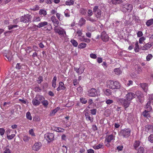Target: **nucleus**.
Segmentation results:
<instances>
[{
    "mask_svg": "<svg viewBox=\"0 0 153 153\" xmlns=\"http://www.w3.org/2000/svg\"><path fill=\"white\" fill-rule=\"evenodd\" d=\"M55 130L56 131L60 132H63L65 131L64 129L59 127H56Z\"/></svg>",
    "mask_w": 153,
    "mask_h": 153,
    "instance_id": "obj_36",
    "label": "nucleus"
},
{
    "mask_svg": "<svg viewBox=\"0 0 153 153\" xmlns=\"http://www.w3.org/2000/svg\"><path fill=\"white\" fill-rule=\"evenodd\" d=\"M111 2L114 4H119L123 2L122 0H111Z\"/></svg>",
    "mask_w": 153,
    "mask_h": 153,
    "instance_id": "obj_22",
    "label": "nucleus"
},
{
    "mask_svg": "<svg viewBox=\"0 0 153 153\" xmlns=\"http://www.w3.org/2000/svg\"><path fill=\"white\" fill-rule=\"evenodd\" d=\"M5 132V130L3 128H0V135L2 136L4 135Z\"/></svg>",
    "mask_w": 153,
    "mask_h": 153,
    "instance_id": "obj_55",
    "label": "nucleus"
},
{
    "mask_svg": "<svg viewBox=\"0 0 153 153\" xmlns=\"http://www.w3.org/2000/svg\"><path fill=\"white\" fill-rule=\"evenodd\" d=\"M137 150V153H144V148L140 146Z\"/></svg>",
    "mask_w": 153,
    "mask_h": 153,
    "instance_id": "obj_30",
    "label": "nucleus"
},
{
    "mask_svg": "<svg viewBox=\"0 0 153 153\" xmlns=\"http://www.w3.org/2000/svg\"><path fill=\"white\" fill-rule=\"evenodd\" d=\"M93 147L95 149H103L104 146L102 143H100L98 145H94Z\"/></svg>",
    "mask_w": 153,
    "mask_h": 153,
    "instance_id": "obj_19",
    "label": "nucleus"
},
{
    "mask_svg": "<svg viewBox=\"0 0 153 153\" xmlns=\"http://www.w3.org/2000/svg\"><path fill=\"white\" fill-rule=\"evenodd\" d=\"M86 28L89 31L92 32L94 31L95 28L90 25H88L87 26Z\"/></svg>",
    "mask_w": 153,
    "mask_h": 153,
    "instance_id": "obj_26",
    "label": "nucleus"
},
{
    "mask_svg": "<svg viewBox=\"0 0 153 153\" xmlns=\"http://www.w3.org/2000/svg\"><path fill=\"white\" fill-rule=\"evenodd\" d=\"M80 100L81 102L83 104H86L87 102V100L83 98H81Z\"/></svg>",
    "mask_w": 153,
    "mask_h": 153,
    "instance_id": "obj_51",
    "label": "nucleus"
},
{
    "mask_svg": "<svg viewBox=\"0 0 153 153\" xmlns=\"http://www.w3.org/2000/svg\"><path fill=\"white\" fill-rule=\"evenodd\" d=\"M57 78L56 76H54L52 81V86L54 88H55L56 86V81Z\"/></svg>",
    "mask_w": 153,
    "mask_h": 153,
    "instance_id": "obj_27",
    "label": "nucleus"
},
{
    "mask_svg": "<svg viewBox=\"0 0 153 153\" xmlns=\"http://www.w3.org/2000/svg\"><path fill=\"white\" fill-rule=\"evenodd\" d=\"M87 13L88 16L89 17L91 16L93 14L92 11L91 10H88V11Z\"/></svg>",
    "mask_w": 153,
    "mask_h": 153,
    "instance_id": "obj_62",
    "label": "nucleus"
},
{
    "mask_svg": "<svg viewBox=\"0 0 153 153\" xmlns=\"http://www.w3.org/2000/svg\"><path fill=\"white\" fill-rule=\"evenodd\" d=\"M60 108L59 107H58L56 108L55 109L52 111V112L51 113V115L52 116L54 115L57 112L59 109Z\"/></svg>",
    "mask_w": 153,
    "mask_h": 153,
    "instance_id": "obj_29",
    "label": "nucleus"
},
{
    "mask_svg": "<svg viewBox=\"0 0 153 153\" xmlns=\"http://www.w3.org/2000/svg\"><path fill=\"white\" fill-rule=\"evenodd\" d=\"M146 39V38L143 36L141 37L140 38L139 42L141 44L142 43V41L145 40Z\"/></svg>",
    "mask_w": 153,
    "mask_h": 153,
    "instance_id": "obj_57",
    "label": "nucleus"
},
{
    "mask_svg": "<svg viewBox=\"0 0 153 153\" xmlns=\"http://www.w3.org/2000/svg\"><path fill=\"white\" fill-rule=\"evenodd\" d=\"M74 70L78 74H81L83 72L84 69L83 67H80L79 68H74Z\"/></svg>",
    "mask_w": 153,
    "mask_h": 153,
    "instance_id": "obj_16",
    "label": "nucleus"
},
{
    "mask_svg": "<svg viewBox=\"0 0 153 153\" xmlns=\"http://www.w3.org/2000/svg\"><path fill=\"white\" fill-rule=\"evenodd\" d=\"M5 56L8 59L9 61H10L11 60L12 57V56H9L6 55Z\"/></svg>",
    "mask_w": 153,
    "mask_h": 153,
    "instance_id": "obj_63",
    "label": "nucleus"
},
{
    "mask_svg": "<svg viewBox=\"0 0 153 153\" xmlns=\"http://www.w3.org/2000/svg\"><path fill=\"white\" fill-rule=\"evenodd\" d=\"M135 95L137 96V101L139 104H142L144 101V97L142 92L140 91H137L135 93Z\"/></svg>",
    "mask_w": 153,
    "mask_h": 153,
    "instance_id": "obj_3",
    "label": "nucleus"
},
{
    "mask_svg": "<svg viewBox=\"0 0 153 153\" xmlns=\"http://www.w3.org/2000/svg\"><path fill=\"white\" fill-rule=\"evenodd\" d=\"M32 102L34 105H38L40 104V102L38 101V100L36 99V97L33 99Z\"/></svg>",
    "mask_w": 153,
    "mask_h": 153,
    "instance_id": "obj_23",
    "label": "nucleus"
},
{
    "mask_svg": "<svg viewBox=\"0 0 153 153\" xmlns=\"http://www.w3.org/2000/svg\"><path fill=\"white\" fill-rule=\"evenodd\" d=\"M54 32L58 33L59 35L64 36V34H66V32L64 29L62 28H59L57 27L54 28Z\"/></svg>",
    "mask_w": 153,
    "mask_h": 153,
    "instance_id": "obj_8",
    "label": "nucleus"
},
{
    "mask_svg": "<svg viewBox=\"0 0 153 153\" xmlns=\"http://www.w3.org/2000/svg\"><path fill=\"white\" fill-rule=\"evenodd\" d=\"M42 146V144L40 142L36 143L33 146L32 149L35 151H38L40 149Z\"/></svg>",
    "mask_w": 153,
    "mask_h": 153,
    "instance_id": "obj_10",
    "label": "nucleus"
},
{
    "mask_svg": "<svg viewBox=\"0 0 153 153\" xmlns=\"http://www.w3.org/2000/svg\"><path fill=\"white\" fill-rule=\"evenodd\" d=\"M102 40L103 42H106L108 41L109 37L105 31L102 32L101 36Z\"/></svg>",
    "mask_w": 153,
    "mask_h": 153,
    "instance_id": "obj_9",
    "label": "nucleus"
},
{
    "mask_svg": "<svg viewBox=\"0 0 153 153\" xmlns=\"http://www.w3.org/2000/svg\"><path fill=\"white\" fill-rule=\"evenodd\" d=\"M153 127L152 125H147L146 126V128L149 131H151Z\"/></svg>",
    "mask_w": 153,
    "mask_h": 153,
    "instance_id": "obj_60",
    "label": "nucleus"
},
{
    "mask_svg": "<svg viewBox=\"0 0 153 153\" xmlns=\"http://www.w3.org/2000/svg\"><path fill=\"white\" fill-rule=\"evenodd\" d=\"M69 11V10L68 9H66V10H65L64 12L65 15V17H70V15L69 14V13H68V11Z\"/></svg>",
    "mask_w": 153,
    "mask_h": 153,
    "instance_id": "obj_48",
    "label": "nucleus"
},
{
    "mask_svg": "<svg viewBox=\"0 0 153 153\" xmlns=\"http://www.w3.org/2000/svg\"><path fill=\"white\" fill-rule=\"evenodd\" d=\"M39 14L41 15H43L44 16H45L47 14L46 11L44 10L41 9L39 11Z\"/></svg>",
    "mask_w": 153,
    "mask_h": 153,
    "instance_id": "obj_41",
    "label": "nucleus"
},
{
    "mask_svg": "<svg viewBox=\"0 0 153 153\" xmlns=\"http://www.w3.org/2000/svg\"><path fill=\"white\" fill-rule=\"evenodd\" d=\"M153 45V43H146L145 45L143 46L142 47V49L143 50H148Z\"/></svg>",
    "mask_w": 153,
    "mask_h": 153,
    "instance_id": "obj_15",
    "label": "nucleus"
},
{
    "mask_svg": "<svg viewBox=\"0 0 153 153\" xmlns=\"http://www.w3.org/2000/svg\"><path fill=\"white\" fill-rule=\"evenodd\" d=\"M15 136V134H12L11 135H7V137L8 139L9 140H11L13 139Z\"/></svg>",
    "mask_w": 153,
    "mask_h": 153,
    "instance_id": "obj_54",
    "label": "nucleus"
},
{
    "mask_svg": "<svg viewBox=\"0 0 153 153\" xmlns=\"http://www.w3.org/2000/svg\"><path fill=\"white\" fill-rule=\"evenodd\" d=\"M19 101L22 103L26 104L27 102V100H25L24 98L19 99Z\"/></svg>",
    "mask_w": 153,
    "mask_h": 153,
    "instance_id": "obj_45",
    "label": "nucleus"
},
{
    "mask_svg": "<svg viewBox=\"0 0 153 153\" xmlns=\"http://www.w3.org/2000/svg\"><path fill=\"white\" fill-rule=\"evenodd\" d=\"M123 7L127 11H131L132 9V5L129 3H126L123 5Z\"/></svg>",
    "mask_w": 153,
    "mask_h": 153,
    "instance_id": "obj_14",
    "label": "nucleus"
},
{
    "mask_svg": "<svg viewBox=\"0 0 153 153\" xmlns=\"http://www.w3.org/2000/svg\"><path fill=\"white\" fill-rule=\"evenodd\" d=\"M45 138L48 142H50L54 140V135L52 133H48L45 134Z\"/></svg>",
    "mask_w": 153,
    "mask_h": 153,
    "instance_id": "obj_6",
    "label": "nucleus"
},
{
    "mask_svg": "<svg viewBox=\"0 0 153 153\" xmlns=\"http://www.w3.org/2000/svg\"><path fill=\"white\" fill-rule=\"evenodd\" d=\"M108 84L107 87L112 89H119L120 87V83L117 81L110 80Z\"/></svg>",
    "mask_w": 153,
    "mask_h": 153,
    "instance_id": "obj_2",
    "label": "nucleus"
},
{
    "mask_svg": "<svg viewBox=\"0 0 153 153\" xmlns=\"http://www.w3.org/2000/svg\"><path fill=\"white\" fill-rule=\"evenodd\" d=\"M94 13L97 18H100L101 16V10L99 11H98V12H96Z\"/></svg>",
    "mask_w": 153,
    "mask_h": 153,
    "instance_id": "obj_32",
    "label": "nucleus"
},
{
    "mask_svg": "<svg viewBox=\"0 0 153 153\" xmlns=\"http://www.w3.org/2000/svg\"><path fill=\"white\" fill-rule=\"evenodd\" d=\"M135 46L134 50L136 52H138L139 50V48L138 44L137 42L135 43Z\"/></svg>",
    "mask_w": 153,
    "mask_h": 153,
    "instance_id": "obj_49",
    "label": "nucleus"
},
{
    "mask_svg": "<svg viewBox=\"0 0 153 153\" xmlns=\"http://www.w3.org/2000/svg\"><path fill=\"white\" fill-rule=\"evenodd\" d=\"M92 114L94 115L96 114L97 110L96 109H93L90 110Z\"/></svg>",
    "mask_w": 153,
    "mask_h": 153,
    "instance_id": "obj_58",
    "label": "nucleus"
},
{
    "mask_svg": "<svg viewBox=\"0 0 153 153\" xmlns=\"http://www.w3.org/2000/svg\"><path fill=\"white\" fill-rule=\"evenodd\" d=\"M71 42L74 47H77L78 45V43L76 40L73 39H71Z\"/></svg>",
    "mask_w": 153,
    "mask_h": 153,
    "instance_id": "obj_33",
    "label": "nucleus"
},
{
    "mask_svg": "<svg viewBox=\"0 0 153 153\" xmlns=\"http://www.w3.org/2000/svg\"><path fill=\"white\" fill-rule=\"evenodd\" d=\"M149 101L148 102L146 105H153V94H151L149 97Z\"/></svg>",
    "mask_w": 153,
    "mask_h": 153,
    "instance_id": "obj_18",
    "label": "nucleus"
},
{
    "mask_svg": "<svg viewBox=\"0 0 153 153\" xmlns=\"http://www.w3.org/2000/svg\"><path fill=\"white\" fill-rule=\"evenodd\" d=\"M32 16L28 14L22 16L20 19V21L25 23H27L30 22Z\"/></svg>",
    "mask_w": 153,
    "mask_h": 153,
    "instance_id": "obj_4",
    "label": "nucleus"
},
{
    "mask_svg": "<svg viewBox=\"0 0 153 153\" xmlns=\"http://www.w3.org/2000/svg\"><path fill=\"white\" fill-rule=\"evenodd\" d=\"M59 86L61 88V90H64L66 88L64 86V83L62 82H59Z\"/></svg>",
    "mask_w": 153,
    "mask_h": 153,
    "instance_id": "obj_31",
    "label": "nucleus"
},
{
    "mask_svg": "<svg viewBox=\"0 0 153 153\" xmlns=\"http://www.w3.org/2000/svg\"><path fill=\"white\" fill-rule=\"evenodd\" d=\"M148 140L151 143H153V134H151L148 137Z\"/></svg>",
    "mask_w": 153,
    "mask_h": 153,
    "instance_id": "obj_50",
    "label": "nucleus"
},
{
    "mask_svg": "<svg viewBox=\"0 0 153 153\" xmlns=\"http://www.w3.org/2000/svg\"><path fill=\"white\" fill-rule=\"evenodd\" d=\"M26 117L29 120H31L32 119V117L30 113L29 112H27L26 114Z\"/></svg>",
    "mask_w": 153,
    "mask_h": 153,
    "instance_id": "obj_39",
    "label": "nucleus"
},
{
    "mask_svg": "<svg viewBox=\"0 0 153 153\" xmlns=\"http://www.w3.org/2000/svg\"><path fill=\"white\" fill-rule=\"evenodd\" d=\"M111 90L110 89H106V90L105 91V94L107 96H109L111 95Z\"/></svg>",
    "mask_w": 153,
    "mask_h": 153,
    "instance_id": "obj_37",
    "label": "nucleus"
},
{
    "mask_svg": "<svg viewBox=\"0 0 153 153\" xmlns=\"http://www.w3.org/2000/svg\"><path fill=\"white\" fill-rule=\"evenodd\" d=\"M4 153H10V149L7 147L4 149Z\"/></svg>",
    "mask_w": 153,
    "mask_h": 153,
    "instance_id": "obj_59",
    "label": "nucleus"
},
{
    "mask_svg": "<svg viewBox=\"0 0 153 153\" xmlns=\"http://www.w3.org/2000/svg\"><path fill=\"white\" fill-rule=\"evenodd\" d=\"M30 139V137L27 136H24L23 140L25 142H27Z\"/></svg>",
    "mask_w": 153,
    "mask_h": 153,
    "instance_id": "obj_56",
    "label": "nucleus"
},
{
    "mask_svg": "<svg viewBox=\"0 0 153 153\" xmlns=\"http://www.w3.org/2000/svg\"><path fill=\"white\" fill-rule=\"evenodd\" d=\"M115 137L112 134L106 136L105 140L106 142H111L112 140H114Z\"/></svg>",
    "mask_w": 153,
    "mask_h": 153,
    "instance_id": "obj_13",
    "label": "nucleus"
},
{
    "mask_svg": "<svg viewBox=\"0 0 153 153\" xmlns=\"http://www.w3.org/2000/svg\"><path fill=\"white\" fill-rule=\"evenodd\" d=\"M82 30L80 29H77L76 32V33L78 34V36H80L82 34Z\"/></svg>",
    "mask_w": 153,
    "mask_h": 153,
    "instance_id": "obj_42",
    "label": "nucleus"
},
{
    "mask_svg": "<svg viewBox=\"0 0 153 153\" xmlns=\"http://www.w3.org/2000/svg\"><path fill=\"white\" fill-rule=\"evenodd\" d=\"M100 10L98 6H95L93 9V12L94 13Z\"/></svg>",
    "mask_w": 153,
    "mask_h": 153,
    "instance_id": "obj_40",
    "label": "nucleus"
},
{
    "mask_svg": "<svg viewBox=\"0 0 153 153\" xmlns=\"http://www.w3.org/2000/svg\"><path fill=\"white\" fill-rule=\"evenodd\" d=\"M135 94L133 92H129L126 96V99L123 98L118 99L117 102L119 104L123 105H129L130 104L131 101L134 98Z\"/></svg>",
    "mask_w": 153,
    "mask_h": 153,
    "instance_id": "obj_1",
    "label": "nucleus"
},
{
    "mask_svg": "<svg viewBox=\"0 0 153 153\" xmlns=\"http://www.w3.org/2000/svg\"><path fill=\"white\" fill-rule=\"evenodd\" d=\"M22 65L20 63H18L16 65V68L18 70H20L22 68Z\"/></svg>",
    "mask_w": 153,
    "mask_h": 153,
    "instance_id": "obj_38",
    "label": "nucleus"
},
{
    "mask_svg": "<svg viewBox=\"0 0 153 153\" xmlns=\"http://www.w3.org/2000/svg\"><path fill=\"white\" fill-rule=\"evenodd\" d=\"M87 44L84 42H82L80 43L78 46L79 48H84L86 46Z\"/></svg>",
    "mask_w": 153,
    "mask_h": 153,
    "instance_id": "obj_28",
    "label": "nucleus"
},
{
    "mask_svg": "<svg viewBox=\"0 0 153 153\" xmlns=\"http://www.w3.org/2000/svg\"><path fill=\"white\" fill-rule=\"evenodd\" d=\"M131 130L129 128L124 129L122 130L120 132V134L124 137H128L130 135Z\"/></svg>",
    "mask_w": 153,
    "mask_h": 153,
    "instance_id": "obj_5",
    "label": "nucleus"
},
{
    "mask_svg": "<svg viewBox=\"0 0 153 153\" xmlns=\"http://www.w3.org/2000/svg\"><path fill=\"white\" fill-rule=\"evenodd\" d=\"M114 72L116 74L119 75L121 73V71L119 68H116L114 69Z\"/></svg>",
    "mask_w": 153,
    "mask_h": 153,
    "instance_id": "obj_43",
    "label": "nucleus"
},
{
    "mask_svg": "<svg viewBox=\"0 0 153 153\" xmlns=\"http://www.w3.org/2000/svg\"><path fill=\"white\" fill-rule=\"evenodd\" d=\"M140 145V142L138 141H136L134 144V148L136 149H137L138 147Z\"/></svg>",
    "mask_w": 153,
    "mask_h": 153,
    "instance_id": "obj_35",
    "label": "nucleus"
},
{
    "mask_svg": "<svg viewBox=\"0 0 153 153\" xmlns=\"http://www.w3.org/2000/svg\"><path fill=\"white\" fill-rule=\"evenodd\" d=\"M36 99L38 100L40 103L41 102L43 105H48V101L46 100H44V98L43 96L38 95H36Z\"/></svg>",
    "mask_w": 153,
    "mask_h": 153,
    "instance_id": "obj_7",
    "label": "nucleus"
},
{
    "mask_svg": "<svg viewBox=\"0 0 153 153\" xmlns=\"http://www.w3.org/2000/svg\"><path fill=\"white\" fill-rule=\"evenodd\" d=\"M153 23V19H151L148 20L146 22V25L147 26H150Z\"/></svg>",
    "mask_w": 153,
    "mask_h": 153,
    "instance_id": "obj_34",
    "label": "nucleus"
},
{
    "mask_svg": "<svg viewBox=\"0 0 153 153\" xmlns=\"http://www.w3.org/2000/svg\"><path fill=\"white\" fill-rule=\"evenodd\" d=\"M88 95L91 97H95L97 95L96 90L92 88L88 91Z\"/></svg>",
    "mask_w": 153,
    "mask_h": 153,
    "instance_id": "obj_11",
    "label": "nucleus"
},
{
    "mask_svg": "<svg viewBox=\"0 0 153 153\" xmlns=\"http://www.w3.org/2000/svg\"><path fill=\"white\" fill-rule=\"evenodd\" d=\"M148 112L146 110H145L143 113V115L145 117H149V114H148Z\"/></svg>",
    "mask_w": 153,
    "mask_h": 153,
    "instance_id": "obj_46",
    "label": "nucleus"
},
{
    "mask_svg": "<svg viewBox=\"0 0 153 153\" xmlns=\"http://www.w3.org/2000/svg\"><path fill=\"white\" fill-rule=\"evenodd\" d=\"M48 22H41V23H39L37 25V27H38L41 28L42 27H45L46 26V25H47Z\"/></svg>",
    "mask_w": 153,
    "mask_h": 153,
    "instance_id": "obj_21",
    "label": "nucleus"
},
{
    "mask_svg": "<svg viewBox=\"0 0 153 153\" xmlns=\"http://www.w3.org/2000/svg\"><path fill=\"white\" fill-rule=\"evenodd\" d=\"M137 36L138 37H142L143 35V33L141 31H138L137 33Z\"/></svg>",
    "mask_w": 153,
    "mask_h": 153,
    "instance_id": "obj_61",
    "label": "nucleus"
},
{
    "mask_svg": "<svg viewBox=\"0 0 153 153\" xmlns=\"http://www.w3.org/2000/svg\"><path fill=\"white\" fill-rule=\"evenodd\" d=\"M18 25H10L8 26V28L9 30H11L13 28L17 27Z\"/></svg>",
    "mask_w": 153,
    "mask_h": 153,
    "instance_id": "obj_53",
    "label": "nucleus"
},
{
    "mask_svg": "<svg viewBox=\"0 0 153 153\" xmlns=\"http://www.w3.org/2000/svg\"><path fill=\"white\" fill-rule=\"evenodd\" d=\"M86 20L84 18H81L79 21V25L80 26H82L85 23Z\"/></svg>",
    "mask_w": 153,
    "mask_h": 153,
    "instance_id": "obj_20",
    "label": "nucleus"
},
{
    "mask_svg": "<svg viewBox=\"0 0 153 153\" xmlns=\"http://www.w3.org/2000/svg\"><path fill=\"white\" fill-rule=\"evenodd\" d=\"M37 82L39 84L41 83L43 81V77L42 76H39L38 78V79L37 80Z\"/></svg>",
    "mask_w": 153,
    "mask_h": 153,
    "instance_id": "obj_47",
    "label": "nucleus"
},
{
    "mask_svg": "<svg viewBox=\"0 0 153 153\" xmlns=\"http://www.w3.org/2000/svg\"><path fill=\"white\" fill-rule=\"evenodd\" d=\"M44 28L45 30L50 31L52 29V27L50 24L48 23L46 26Z\"/></svg>",
    "mask_w": 153,
    "mask_h": 153,
    "instance_id": "obj_25",
    "label": "nucleus"
},
{
    "mask_svg": "<svg viewBox=\"0 0 153 153\" xmlns=\"http://www.w3.org/2000/svg\"><path fill=\"white\" fill-rule=\"evenodd\" d=\"M87 20H89L93 23L96 22L97 21V20H96L94 19L91 17H88L87 18Z\"/></svg>",
    "mask_w": 153,
    "mask_h": 153,
    "instance_id": "obj_52",
    "label": "nucleus"
},
{
    "mask_svg": "<svg viewBox=\"0 0 153 153\" xmlns=\"http://www.w3.org/2000/svg\"><path fill=\"white\" fill-rule=\"evenodd\" d=\"M140 86L146 92L147 91L146 88L147 87V84L146 83H142L140 84Z\"/></svg>",
    "mask_w": 153,
    "mask_h": 153,
    "instance_id": "obj_24",
    "label": "nucleus"
},
{
    "mask_svg": "<svg viewBox=\"0 0 153 153\" xmlns=\"http://www.w3.org/2000/svg\"><path fill=\"white\" fill-rule=\"evenodd\" d=\"M113 101L112 100H108L106 101V103L108 104L109 105L113 102Z\"/></svg>",
    "mask_w": 153,
    "mask_h": 153,
    "instance_id": "obj_64",
    "label": "nucleus"
},
{
    "mask_svg": "<svg viewBox=\"0 0 153 153\" xmlns=\"http://www.w3.org/2000/svg\"><path fill=\"white\" fill-rule=\"evenodd\" d=\"M85 115L87 120H89L91 122H93V118L91 117L90 116V115L89 114V113L88 112H86L85 114Z\"/></svg>",
    "mask_w": 153,
    "mask_h": 153,
    "instance_id": "obj_17",
    "label": "nucleus"
},
{
    "mask_svg": "<svg viewBox=\"0 0 153 153\" xmlns=\"http://www.w3.org/2000/svg\"><path fill=\"white\" fill-rule=\"evenodd\" d=\"M51 20L52 21L55 27H57L59 25V21L57 20L55 17L52 16L51 17Z\"/></svg>",
    "mask_w": 153,
    "mask_h": 153,
    "instance_id": "obj_12",
    "label": "nucleus"
},
{
    "mask_svg": "<svg viewBox=\"0 0 153 153\" xmlns=\"http://www.w3.org/2000/svg\"><path fill=\"white\" fill-rule=\"evenodd\" d=\"M153 57V56L152 54H149L146 57V59L147 61H149Z\"/></svg>",
    "mask_w": 153,
    "mask_h": 153,
    "instance_id": "obj_44",
    "label": "nucleus"
}]
</instances>
